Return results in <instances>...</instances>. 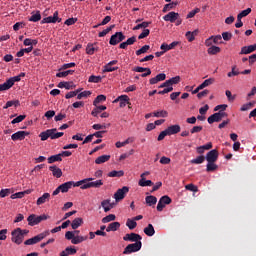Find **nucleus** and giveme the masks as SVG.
Returning <instances> with one entry per match:
<instances>
[{"mask_svg":"<svg viewBox=\"0 0 256 256\" xmlns=\"http://www.w3.org/2000/svg\"><path fill=\"white\" fill-rule=\"evenodd\" d=\"M219 159V151L213 149L206 154V161L208 163H215Z\"/></svg>","mask_w":256,"mask_h":256,"instance_id":"nucleus-9","label":"nucleus"},{"mask_svg":"<svg viewBox=\"0 0 256 256\" xmlns=\"http://www.w3.org/2000/svg\"><path fill=\"white\" fill-rule=\"evenodd\" d=\"M168 132H167V129H165L164 131H162L159 135H158V138H157V141H163V139H165V137H167Z\"/></svg>","mask_w":256,"mask_h":256,"instance_id":"nucleus-63","label":"nucleus"},{"mask_svg":"<svg viewBox=\"0 0 256 256\" xmlns=\"http://www.w3.org/2000/svg\"><path fill=\"white\" fill-rule=\"evenodd\" d=\"M127 193H129V187L127 186H123L122 188L118 189L114 194V199L116 203H119V201H123Z\"/></svg>","mask_w":256,"mask_h":256,"instance_id":"nucleus-6","label":"nucleus"},{"mask_svg":"<svg viewBox=\"0 0 256 256\" xmlns=\"http://www.w3.org/2000/svg\"><path fill=\"white\" fill-rule=\"evenodd\" d=\"M138 185L140 187H151L153 185V181L151 180H146L145 178H141L138 182Z\"/></svg>","mask_w":256,"mask_h":256,"instance_id":"nucleus-34","label":"nucleus"},{"mask_svg":"<svg viewBox=\"0 0 256 256\" xmlns=\"http://www.w3.org/2000/svg\"><path fill=\"white\" fill-rule=\"evenodd\" d=\"M50 234H51V232L49 230L44 231L32 238L27 239L24 242V245H37V243H41V241H43L45 239V237H49Z\"/></svg>","mask_w":256,"mask_h":256,"instance_id":"nucleus-2","label":"nucleus"},{"mask_svg":"<svg viewBox=\"0 0 256 256\" xmlns=\"http://www.w3.org/2000/svg\"><path fill=\"white\" fill-rule=\"evenodd\" d=\"M12 238L11 241L12 243H15L16 245H21L24 241L23 234L21 233V228H16L11 232Z\"/></svg>","mask_w":256,"mask_h":256,"instance_id":"nucleus-5","label":"nucleus"},{"mask_svg":"<svg viewBox=\"0 0 256 256\" xmlns=\"http://www.w3.org/2000/svg\"><path fill=\"white\" fill-rule=\"evenodd\" d=\"M29 21H32V23H37V21H41V13L37 12L36 14H33L30 18Z\"/></svg>","mask_w":256,"mask_h":256,"instance_id":"nucleus-50","label":"nucleus"},{"mask_svg":"<svg viewBox=\"0 0 256 256\" xmlns=\"http://www.w3.org/2000/svg\"><path fill=\"white\" fill-rule=\"evenodd\" d=\"M121 227V224L119 222H112L108 225L106 228L107 233H110V231H117Z\"/></svg>","mask_w":256,"mask_h":256,"instance_id":"nucleus-30","label":"nucleus"},{"mask_svg":"<svg viewBox=\"0 0 256 256\" xmlns=\"http://www.w3.org/2000/svg\"><path fill=\"white\" fill-rule=\"evenodd\" d=\"M165 205H171V197L165 195L160 198L157 204V211H163Z\"/></svg>","mask_w":256,"mask_h":256,"instance_id":"nucleus-7","label":"nucleus"},{"mask_svg":"<svg viewBox=\"0 0 256 256\" xmlns=\"http://www.w3.org/2000/svg\"><path fill=\"white\" fill-rule=\"evenodd\" d=\"M179 5V2H172L166 4L163 8V13H167V11H171V9H175Z\"/></svg>","mask_w":256,"mask_h":256,"instance_id":"nucleus-35","label":"nucleus"},{"mask_svg":"<svg viewBox=\"0 0 256 256\" xmlns=\"http://www.w3.org/2000/svg\"><path fill=\"white\" fill-rule=\"evenodd\" d=\"M232 38H233V34L231 32L222 33V39H224V41H231Z\"/></svg>","mask_w":256,"mask_h":256,"instance_id":"nucleus-56","label":"nucleus"},{"mask_svg":"<svg viewBox=\"0 0 256 256\" xmlns=\"http://www.w3.org/2000/svg\"><path fill=\"white\" fill-rule=\"evenodd\" d=\"M149 33H151L149 29H144L143 32L138 36V39H145V37H149Z\"/></svg>","mask_w":256,"mask_h":256,"instance_id":"nucleus-61","label":"nucleus"},{"mask_svg":"<svg viewBox=\"0 0 256 256\" xmlns=\"http://www.w3.org/2000/svg\"><path fill=\"white\" fill-rule=\"evenodd\" d=\"M204 161H205V156H198L193 160V163H195L196 165H201V163H203Z\"/></svg>","mask_w":256,"mask_h":256,"instance_id":"nucleus-62","label":"nucleus"},{"mask_svg":"<svg viewBox=\"0 0 256 256\" xmlns=\"http://www.w3.org/2000/svg\"><path fill=\"white\" fill-rule=\"evenodd\" d=\"M249 13H251V8H247L246 10H243L241 13L238 14V16L243 19V17H247Z\"/></svg>","mask_w":256,"mask_h":256,"instance_id":"nucleus-64","label":"nucleus"},{"mask_svg":"<svg viewBox=\"0 0 256 256\" xmlns=\"http://www.w3.org/2000/svg\"><path fill=\"white\" fill-rule=\"evenodd\" d=\"M207 52L208 55H217V53H221V48L219 46H210Z\"/></svg>","mask_w":256,"mask_h":256,"instance_id":"nucleus-33","label":"nucleus"},{"mask_svg":"<svg viewBox=\"0 0 256 256\" xmlns=\"http://www.w3.org/2000/svg\"><path fill=\"white\" fill-rule=\"evenodd\" d=\"M235 69H237V66L232 67V71L227 74L228 77H236L237 75L241 74V72H239L238 70H235Z\"/></svg>","mask_w":256,"mask_h":256,"instance_id":"nucleus-57","label":"nucleus"},{"mask_svg":"<svg viewBox=\"0 0 256 256\" xmlns=\"http://www.w3.org/2000/svg\"><path fill=\"white\" fill-rule=\"evenodd\" d=\"M124 241H131L132 243H138L141 242V239H143V237H141V235L137 234V233H130V234H126L123 237Z\"/></svg>","mask_w":256,"mask_h":256,"instance_id":"nucleus-10","label":"nucleus"},{"mask_svg":"<svg viewBox=\"0 0 256 256\" xmlns=\"http://www.w3.org/2000/svg\"><path fill=\"white\" fill-rule=\"evenodd\" d=\"M86 181H95V178H85L78 182H73L72 187H81L83 186V183H85Z\"/></svg>","mask_w":256,"mask_h":256,"instance_id":"nucleus-44","label":"nucleus"},{"mask_svg":"<svg viewBox=\"0 0 256 256\" xmlns=\"http://www.w3.org/2000/svg\"><path fill=\"white\" fill-rule=\"evenodd\" d=\"M49 169L52 172V175L54 177H57V179H60V177L63 176V171L59 167H57V166H50Z\"/></svg>","mask_w":256,"mask_h":256,"instance_id":"nucleus-21","label":"nucleus"},{"mask_svg":"<svg viewBox=\"0 0 256 256\" xmlns=\"http://www.w3.org/2000/svg\"><path fill=\"white\" fill-rule=\"evenodd\" d=\"M25 117H27L26 115H19L18 117L14 118L12 120V125H15L17 123H21V121H24Z\"/></svg>","mask_w":256,"mask_h":256,"instance_id":"nucleus-55","label":"nucleus"},{"mask_svg":"<svg viewBox=\"0 0 256 256\" xmlns=\"http://www.w3.org/2000/svg\"><path fill=\"white\" fill-rule=\"evenodd\" d=\"M256 51V44L249 45V46H243L240 51V55H249L250 53H253Z\"/></svg>","mask_w":256,"mask_h":256,"instance_id":"nucleus-14","label":"nucleus"},{"mask_svg":"<svg viewBox=\"0 0 256 256\" xmlns=\"http://www.w3.org/2000/svg\"><path fill=\"white\" fill-rule=\"evenodd\" d=\"M149 49H151V46L149 45H144L142 48L138 49L136 51V55L139 56V55H143L145 53H147V51H149Z\"/></svg>","mask_w":256,"mask_h":256,"instance_id":"nucleus-45","label":"nucleus"},{"mask_svg":"<svg viewBox=\"0 0 256 256\" xmlns=\"http://www.w3.org/2000/svg\"><path fill=\"white\" fill-rule=\"evenodd\" d=\"M27 135H29V132L18 131L16 133L12 134L11 139H12V141H23V139H25V137H27Z\"/></svg>","mask_w":256,"mask_h":256,"instance_id":"nucleus-12","label":"nucleus"},{"mask_svg":"<svg viewBox=\"0 0 256 256\" xmlns=\"http://www.w3.org/2000/svg\"><path fill=\"white\" fill-rule=\"evenodd\" d=\"M126 226L132 231V229H135V227H137V222L135 220L128 219L126 222Z\"/></svg>","mask_w":256,"mask_h":256,"instance_id":"nucleus-51","label":"nucleus"},{"mask_svg":"<svg viewBox=\"0 0 256 256\" xmlns=\"http://www.w3.org/2000/svg\"><path fill=\"white\" fill-rule=\"evenodd\" d=\"M120 102V107H127V105H131L129 103V96L127 95H121L118 98L114 100V103Z\"/></svg>","mask_w":256,"mask_h":256,"instance_id":"nucleus-13","label":"nucleus"},{"mask_svg":"<svg viewBox=\"0 0 256 256\" xmlns=\"http://www.w3.org/2000/svg\"><path fill=\"white\" fill-rule=\"evenodd\" d=\"M123 175H125V172H123V170H113L108 173V177H123Z\"/></svg>","mask_w":256,"mask_h":256,"instance_id":"nucleus-40","label":"nucleus"},{"mask_svg":"<svg viewBox=\"0 0 256 256\" xmlns=\"http://www.w3.org/2000/svg\"><path fill=\"white\" fill-rule=\"evenodd\" d=\"M96 48L93 47V44H88L86 47V53L87 55H93L95 53Z\"/></svg>","mask_w":256,"mask_h":256,"instance_id":"nucleus-58","label":"nucleus"},{"mask_svg":"<svg viewBox=\"0 0 256 256\" xmlns=\"http://www.w3.org/2000/svg\"><path fill=\"white\" fill-rule=\"evenodd\" d=\"M117 69H119V67H111L110 64H106L104 67H103V73H113V71H117Z\"/></svg>","mask_w":256,"mask_h":256,"instance_id":"nucleus-41","label":"nucleus"},{"mask_svg":"<svg viewBox=\"0 0 256 256\" xmlns=\"http://www.w3.org/2000/svg\"><path fill=\"white\" fill-rule=\"evenodd\" d=\"M149 25H151V22H142L140 24H137L133 30L134 31H139V29H147V27H149Z\"/></svg>","mask_w":256,"mask_h":256,"instance_id":"nucleus-42","label":"nucleus"},{"mask_svg":"<svg viewBox=\"0 0 256 256\" xmlns=\"http://www.w3.org/2000/svg\"><path fill=\"white\" fill-rule=\"evenodd\" d=\"M221 121V118L216 113L212 114L210 117H208V123L212 125V123H219Z\"/></svg>","mask_w":256,"mask_h":256,"instance_id":"nucleus-32","label":"nucleus"},{"mask_svg":"<svg viewBox=\"0 0 256 256\" xmlns=\"http://www.w3.org/2000/svg\"><path fill=\"white\" fill-rule=\"evenodd\" d=\"M115 29V25H111L108 28L104 29L102 32H99L98 37H105L110 31H113Z\"/></svg>","mask_w":256,"mask_h":256,"instance_id":"nucleus-46","label":"nucleus"},{"mask_svg":"<svg viewBox=\"0 0 256 256\" xmlns=\"http://www.w3.org/2000/svg\"><path fill=\"white\" fill-rule=\"evenodd\" d=\"M165 79H167V75H165V73H160L158 75H156L154 78H151L149 80L150 85H157V83H159V81H165Z\"/></svg>","mask_w":256,"mask_h":256,"instance_id":"nucleus-15","label":"nucleus"},{"mask_svg":"<svg viewBox=\"0 0 256 256\" xmlns=\"http://www.w3.org/2000/svg\"><path fill=\"white\" fill-rule=\"evenodd\" d=\"M111 159V155H102L95 159L96 165H102V163H107Z\"/></svg>","mask_w":256,"mask_h":256,"instance_id":"nucleus-25","label":"nucleus"},{"mask_svg":"<svg viewBox=\"0 0 256 256\" xmlns=\"http://www.w3.org/2000/svg\"><path fill=\"white\" fill-rule=\"evenodd\" d=\"M13 105H15V107H19V100L8 101L3 109H9V107H13Z\"/></svg>","mask_w":256,"mask_h":256,"instance_id":"nucleus-54","label":"nucleus"},{"mask_svg":"<svg viewBox=\"0 0 256 256\" xmlns=\"http://www.w3.org/2000/svg\"><path fill=\"white\" fill-rule=\"evenodd\" d=\"M65 133L57 132V128L47 129L39 134L41 141H47V139H59L63 137Z\"/></svg>","mask_w":256,"mask_h":256,"instance_id":"nucleus-1","label":"nucleus"},{"mask_svg":"<svg viewBox=\"0 0 256 256\" xmlns=\"http://www.w3.org/2000/svg\"><path fill=\"white\" fill-rule=\"evenodd\" d=\"M49 199H51V194L46 192L37 199L36 205H38V206L44 205V203H47V201H49Z\"/></svg>","mask_w":256,"mask_h":256,"instance_id":"nucleus-20","label":"nucleus"},{"mask_svg":"<svg viewBox=\"0 0 256 256\" xmlns=\"http://www.w3.org/2000/svg\"><path fill=\"white\" fill-rule=\"evenodd\" d=\"M61 23V18H59V12L55 11L53 16L43 18L42 23Z\"/></svg>","mask_w":256,"mask_h":256,"instance_id":"nucleus-11","label":"nucleus"},{"mask_svg":"<svg viewBox=\"0 0 256 256\" xmlns=\"http://www.w3.org/2000/svg\"><path fill=\"white\" fill-rule=\"evenodd\" d=\"M90 95H91V91L86 90V91L80 92L77 95V99H83V97H89Z\"/></svg>","mask_w":256,"mask_h":256,"instance_id":"nucleus-59","label":"nucleus"},{"mask_svg":"<svg viewBox=\"0 0 256 256\" xmlns=\"http://www.w3.org/2000/svg\"><path fill=\"white\" fill-rule=\"evenodd\" d=\"M47 219H49L48 215L43 214V215L37 216L35 214H32L28 216L27 221L30 227H35V225H39L41 221H47Z\"/></svg>","mask_w":256,"mask_h":256,"instance_id":"nucleus-3","label":"nucleus"},{"mask_svg":"<svg viewBox=\"0 0 256 256\" xmlns=\"http://www.w3.org/2000/svg\"><path fill=\"white\" fill-rule=\"evenodd\" d=\"M117 217L115 214H109L108 216L102 218V223H111V221H115Z\"/></svg>","mask_w":256,"mask_h":256,"instance_id":"nucleus-47","label":"nucleus"},{"mask_svg":"<svg viewBox=\"0 0 256 256\" xmlns=\"http://www.w3.org/2000/svg\"><path fill=\"white\" fill-rule=\"evenodd\" d=\"M63 252L65 253L66 256L75 255V253H77V249L73 247H67L65 250H63Z\"/></svg>","mask_w":256,"mask_h":256,"instance_id":"nucleus-53","label":"nucleus"},{"mask_svg":"<svg viewBox=\"0 0 256 256\" xmlns=\"http://www.w3.org/2000/svg\"><path fill=\"white\" fill-rule=\"evenodd\" d=\"M56 161H63L61 154L52 155L48 158V163H55Z\"/></svg>","mask_w":256,"mask_h":256,"instance_id":"nucleus-38","label":"nucleus"},{"mask_svg":"<svg viewBox=\"0 0 256 256\" xmlns=\"http://www.w3.org/2000/svg\"><path fill=\"white\" fill-rule=\"evenodd\" d=\"M141 247H143L142 242L128 244L123 251V255H131V253H137V251H141Z\"/></svg>","mask_w":256,"mask_h":256,"instance_id":"nucleus-4","label":"nucleus"},{"mask_svg":"<svg viewBox=\"0 0 256 256\" xmlns=\"http://www.w3.org/2000/svg\"><path fill=\"white\" fill-rule=\"evenodd\" d=\"M103 101H107V96L101 94V95H98L94 101H93V105L95 107H97V105H99V103L103 102Z\"/></svg>","mask_w":256,"mask_h":256,"instance_id":"nucleus-36","label":"nucleus"},{"mask_svg":"<svg viewBox=\"0 0 256 256\" xmlns=\"http://www.w3.org/2000/svg\"><path fill=\"white\" fill-rule=\"evenodd\" d=\"M13 87V82H11L9 79L6 80L3 84H0V92L2 91H9Z\"/></svg>","mask_w":256,"mask_h":256,"instance_id":"nucleus-27","label":"nucleus"},{"mask_svg":"<svg viewBox=\"0 0 256 256\" xmlns=\"http://www.w3.org/2000/svg\"><path fill=\"white\" fill-rule=\"evenodd\" d=\"M146 201V205H148V207H155V205H157V197L150 195L147 196L145 198Z\"/></svg>","mask_w":256,"mask_h":256,"instance_id":"nucleus-23","label":"nucleus"},{"mask_svg":"<svg viewBox=\"0 0 256 256\" xmlns=\"http://www.w3.org/2000/svg\"><path fill=\"white\" fill-rule=\"evenodd\" d=\"M100 187H103V180L90 181V189H99Z\"/></svg>","mask_w":256,"mask_h":256,"instance_id":"nucleus-37","label":"nucleus"},{"mask_svg":"<svg viewBox=\"0 0 256 256\" xmlns=\"http://www.w3.org/2000/svg\"><path fill=\"white\" fill-rule=\"evenodd\" d=\"M101 207L104 209L105 213H109V211H111V209H113L114 204L111 203L110 199H106L101 202Z\"/></svg>","mask_w":256,"mask_h":256,"instance_id":"nucleus-18","label":"nucleus"},{"mask_svg":"<svg viewBox=\"0 0 256 256\" xmlns=\"http://www.w3.org/2000/svg\"><path fill=\"white\" fill-rule=\"evenodd\" d=\"M101 79H103L101 76L91 75L88 79V82L89 83H101Z\"/></svg>","mask_w":256,"mask_h":256,"instance_id":"nucleus-48","label":"nucleus"},{"mask_svg":"<svg viewBox=\"0 0 256 256\" xmlns=\"http://www.w3.org/2000/svg\"><path fill=\"white\" fill-rule=\"evenodd\" d=\"M133 141H135V138L133 137H129L127 138L124 142H116V147L117 149H121V147H125V145H129V143H133Z\"/></svg>","mask_w":256,"mask_h":256,"instance_id":"nucleus-28","label":"nucleus"},{"mask_svg":"<svg viewBox=\"0 0 256 256\" xmlns=\"http://www.w3.org/2000/svg\"><path fill=\"white\" fill-rule=\"evenodd\" d=\"M178 45H179V42H177V41H174L170 44L163 43L160 46V49H162V51H164V53H167V51H171V49H175V47H177Z\"/></svg>","mask_w":256,"mask_h":256,"instance_id":"nucleus-17","label":"nucleus"},{"mask_svg":"<svg viewBox=\"0 0 256 256\" xmlns=\"http://www.w3.org/2000/svg\"><path fill=\"white\" fill-rule=\"evenodd\" d=\"M254 106L255 104L252 102L246 103L241 106L240 111H249V109H253Z\"/></svg>","mask_w":256,"mask_h":256,"instance_id":"nucleus-52","label":"nucleus"},{"mask_svg":"<svg viewBox=\"0 0 256 256\" xmlns=\"http://www.w3.org/2000/svg\"><path fill=\"white\" fill-rule=\"evenodd\" d=\"M144 233L148 237H153V235H155V228L153 227V224H148V226L144 228Z\"/></svg>","mask_w":256,"mask_h":256,"instance_id":"nucleus-29","label":"nucleus"},{"mask_svg":"<svg viewBox=\"0 0 256 256\" xmlns=\"http://www.w3.org/2000/svg\"><path fill=\"white\" fill-rule=\"evenodd\" d=\"M152 115L154 117H168L169 113L166 111V110H159V111H156V112H153Z\"/></svg>","mask_w":256,"mask_h":256,"instance_id":"nucleus-43","label":"nucleus"},{"mask_svg":"<svg viewBox=\"0 0 256 256\" xmlns=\"http://www.w3.org/2000/svg\"><path fill=\"white\" fill-rule=\"evenodd\" d=\"M179 17V13L177 12H169L166 14L163 19L164 21H169L170 23H175L177 21V18Z\"/></svg>","mask_w":256,"mask_h":256,"instance_id":"nucleus-16","label":"nucleus"},{"mask_svg":"<svg viewBox=\"0 0 256 256\" xmlns=\"http://www.w3.org/2000/svg\"><path fill=\"white\" fill-rule=\"evenodd\" d=\"M121 41H125V36L123 35V32H116L110 37L109 43L111 45H118V43H121Z\"/></svg>","mask_w":256,"mask_h":256,"instance_id":"nucleus-8","label":"nucleus"},{"mask_svg":"<svg viewBox=\"0 0 256 256\" xmlns=\"http://www.w3.org/2000/svg\"><path fill=\"white\" fill-rule=\"evenodd\" d=\"M180 82H181L180 76L172 77L168 80V83H170V87H172V85H177Z\"/></svg>","mask_w":256,"mask_h":256,"instance_id":"nucleus-49","label":"nucleus"},{"mask_svg":"<svg viewBox=\"0 0 256 256\" xmlns=\"http://www.w3.org/2000/svg\"><path fill=\"white\" fill-rule=\"evenodd\" d=\"M61 193H67L71 187H73V181H68L66 183L61 184L58 186Z\"/></svg>","mask_w":256,"mask_h":256,"instance_id":"nucleus-22","label":"nucleus"},{"mask_svg":"<svg viewBox=\"0 0 256 256\" xmlns=\"http://www.w3.org/2000/svg\"><path fill=\"white\" fill-rule=\"evenodd\" d=\"M59 89H75V84L73 82H60L58 84Z\"/></svg>","mask_w":256,"mask_h":256,"instance_id":"nucleus-26","label":"nucleus"},{"mask_svg":"<svg viewBox=\"0 0 256 256\" xmlns=\"http://www.w3.org/2000/svg\"><path fill=\"white\" fill-rule=\"evenodd\" d=\"M168 135H177L181 131V126L179 124L171 125L166 128Z\"/></svg>","mask_w":256,"mask_h":256,"instance_id":"nucleus-19","label":"nucleus"},{"mask_svg":"<svg viewBox=\"0 0 256 256\" xmlns=\"http://www.w3.org/2000/svg\"><path fill=\"white\" fill-rule=\"evenodd\" d=\"M87 239H89V237H87V236H79V235L75 236L74 235V238L71 241V244L72 245H79V243H83V241H87Z\"/></svg>","mask_w":256,"mask_h":256,"instance_id":"nucleus-24","label":"nucleus"},{"mask_svg":"<svg viewBox=\"0 0 256 256\" xmlns=\"http://www.w3.org/2000/svg\"><path fill=\"white\" fill-rule=\"evenodd\" d=\"M218 166L217 164H215V162H208L207 166H206V171L208 173H211L212 171H217Z\"/></svg>","mask_w":256,"mask_h":256,"instance_id":"nucleus-39","label":"nucleus"},{"mask_svg":"<svg viewBox=\"0 0 256 256\" xmlns=\"http://www.w3.org/2000/svg\"><path fill=\"white\" fill-rule=\"evenodd\" d=\"M83 223V218H75L72 223H71V227L72 229H79V227H81Z\"/></svg>","mask_w":256,"mask_h":256,"instance_id":"nucleus-31","label":"nucleus"},{"mask_svg":"<svg viewBox=\"0 0 256 256\" xmlns=\"http://www.w3.org/2000/svg\"><path fill=\"white\" fill-rule=\"evenodd\" d=\"M74 237H75V232L73 231H67L65 233V239H67L68 241H73Z\"/></svg>","mask_w":256,"mask_h":256,"instance_id":"nucleus-60","label":"nucleus"}]
</instances>
